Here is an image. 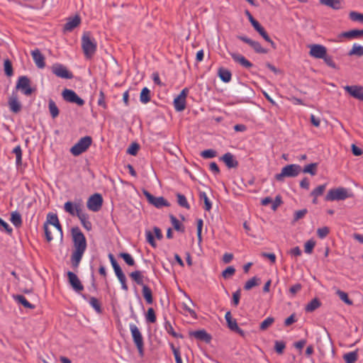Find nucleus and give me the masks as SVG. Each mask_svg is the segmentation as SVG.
I'll use <instances>...</instances> for the list:
<instances>
[{
    "instance_id": "nucleus-1",
    "label": "nucleus",
    "mask_w": 363,
    "mask_h": 363,
    "mask_svg": "<svg viewBox=\"0 0 363 363\" xmlns=\"http://www.w3.org/2000/svg\"><path fill=\"white\" fill-rule=\"evenodd\" d=\"M74 250L71 255V261L74 267H77L84 254L87 244L86 240L79 227L71 230Z\"/></svg>"
},
{
    "instance_id": "nucleus-2",
    "label": "nucleus",
    "mask_w": 363,
    "mask_h": 363,
    "mask_svg": "<svg viewBox=\"0 0 363 363\" xmlns=\"http://www.w3.org/2000/svg\"><path fill=\"white\" fill-rule=\"evenodd\" d=\"M97 43L89 32H85L82 37V48L86 59H91L95 55Z\"/></svg>"
},
{
    "instance_id": "nucleus-3",
    "label": "nucleus",
    "mask_w": 363,
    "mask_h": 363,
    "mask_svg": "<svg viewBox=\"0 0 363 363\" xmlns=\"http://www.w3.org/2000/svg\"><path fill=\"white\" fill-rule=\"evenodd\" d=\"M129 329H130L134 344L135 345V346L138 349L139 355L140 357H143V355H144V342H143V338L142 334H141L139 328H138V326L135 324L130 323L129 324Z\"/></svg>"
},
{
    "instance_id": "nucleus-4",
    "label": "nucleus",
    "mask_w": 363,
    "mask_h": 363,
    "mask_svg": "<svg viewBox=\"0 0 363 363\" xmlns=\"http://www.w3.org/2000/svg\"><path fill=\"white\" fill-rule=\"evenodd\" d=\"M92 138L91 136H84L80 138L78 142L70 149V152L74 156H79L82 154L91 146Z\"/></svg>"
},
{
    "instance_id": "nucleus-5",
    "label": "nucleus",
    "mask_w": 363,
    "mask_h": 363,
    "mask_svg": "<svg viewBox=\"0 0 363 363\" xmlns=\"http://www.w3.org/2000/svg\"><path fill=\"white\" fill-rule=\"evenodd\" d=\"M351 194L348 193V191L342 187L330 189L326 196V201H340L345 200L347 198L351 197Z\"/></svg>"
},
{
    "instance_id": "nucleus-6",
    "label": "nucleus",
    "mask_w": 363,
    "mask_h": 363,
    "mask_svg": "<svg viewBox=\"0 0 363 363\" xmlns=\"http://www.w3.org/2000/svg\"><path fill=\"white\" fill-rule=\"evenodd\" d=\"M62 96L67 102L76 104L79 106H82L85 104V101L72 89H65L62 92Z\"/></svg>"
},
{
    "instance_id": "nucleus-7",
    "label": "nucleus",
    "mask_w": 363,
    "mask_h": 363,
    "mask_svg": "<svg viewBox=\"0 0 363 363\" xmlns=\"http://www.w3.org/2000/svg\"><path fill=\"white\" fill-rule=\"evenodd\" d=\"M143 194L147 201L157 208L163 206H169V202L163 196L155 197L146 190L143 191Z\"/></svg>"
},
{
    "instance_id": "nucleus-8",
    "label": "nucleus",
    "mask_w": 363,
    "mask_h": 363,
    "mask_svg": "<svg viewBox=\"0 0 363 363\" xmlns=\"http://www.w3.org/2000/svg\"><path fill=\"white\" fill-rule=\"evenodd\" d=\"M189 94V89L184 88L180 94L174 99V106L177 111H182L186 108V99Z\"/></svg>"
},
{
    "instance_id": "nucleus-9",
    "label": "nucleus",
    "mask_w": 363,
    "mask_h": 363,
    "mask_svg": "<svg viewBox=\"0 0 363 363\" xmlns=\"http://www.w3.org/2000/svg\"><path fill=\"white\" fill-rule=\"evenodd\" d=\"M103 204V198L100 194H94L91 195L87 201V208L94 212L100 210Z\"/></svg>"
},
{
    "instance_id": "nucleus-10",
    "label": "nucleus",
    "mask_w": 363,
    "mask_h": 363,
    "mask_svg": "<svg viewBox=\"0 0 363 363\" xmlns=\"http://www.w3.org/2000/svg\"><path fill=\"white\" fill-rule=\"evenodd\" d=\"M237 38L242 42L248 44L257 53L266 54L268 52V50L262 48L260 43L257 41L253 40L245 35H238Z\"/></svg>"
},
{
    "instance_id": "nucleus-11",
    "label": "nucleus",
    "mask_w": 363,
    "mask_h": 363,
    "mask_svg": "<svg viewBox=\"0 0 363 363\" xmlns=\"http://www.w3.org/2000/svg\"><path fill=\"white\" fill-rule=\"evenodd\" d=\"M83 204L81 201L71 202L67 201L64 205L65 211L69 213L71 216H78L79 212H82L83 210Z\"/></svg>"
},
{
    "instance_id": "nucleus-12",
    "label": "nucleus",
    "mask_w": 363,
    "mask_h": 363,
    "mask_svg": "<svg viewBox=\"0 0 363 363\" xmlns=\"http://www.w3.org/2000/svg\"><path fill=\"white\" fill-rule=\"evenodd\" d=\"M308 48H310L309 55L315 59L323 58L327 52L326 48L323 45L311 44L308 45Z\"/></svg>"
},
{
    "instance_id": "nucleus-13",
    "label": "nucleus",
    "mask_w": 363,
    "mask_h": 363,
    "mask_svg": "<svg viewBox=\"0 0 363 363\" xmlns=\"http://www.w3.org/2000/svg\"><path fill=\"white\" fill-rule=\"evenodd\" d=\"M16 89L21 90L26 96L33 93V89L30 86V79L26 76H21L18 78Z\"/></svg>"
},
{
    "instance_id": "nucleus-14",
    "label": "nucleus",
    "mask_w": 363,
    "mask_h": 363,
    "mask_svg": "<svg viewBox=\"0 0 363 363\" xmlns=\"http://www.w3.org/2000/svg\"><path fill=\"white\" fill-rule=\"evenodd\" d=\"M53 74L57 77L62 79H70L73 77V74L70 72L66 67L61 64H56L52 66V68Z\"/></svg>"
},
{
    "instance_id": "nucleus-15",
    "label": "nucleus",
    "mask_w": 363,
    "mask_h": 363,
    "mask_svg": "<svg viewBox=\"0 0 363 363\" xmlns=\"http://www.w3.org/2000/svg\"><path fill=\"white\" fill-rule=\"evenodd\" d=\"M195 304L190 298V296H186V301H183L181 303V307L183 309L184 314L190 315L192 318L196 317V312L194 311Z\"/></svg>"
},
{
    "instance_id": "nucleus-16",
    "label": "nucleus",
    "mask_w": 363,
    "mask_h": 363,
    "mask_svg": "<svg viewBox=\"0 0 363 363\" xmlns=\"http://www.w3.org/2000/svg\"><path fill=\"white\" fill-rule=\"evenodd\" d=\"M295 176V164H291L282 168L279 174L275 175V178L278 181H283L284 177H291Z\"/></svg>"
},
{
    "instance_id": "nucleus-17",
    "label": "nucleus",
    "mask_w": 363,
    "mask_h": 363,
    "mask_svg": "<svg viewBox=\"0 0 363 363\" xmlns=\"http://www.w3.org/2000/svg\"><path fill=\"white\" fill-rule=\"evenodd\" d=\"M344 89L350 96L363 101V86H346Z\"/></svg>"
},
{
    "instance_id": "nucleus-18",
    "label": "nucleus",
    "mask_w": 363,
    "mask_h": 363,
    "mask_svg": "<svg viewBox=\"0 0 363 363\" xmlns=\"http://www.w3.org/2000/svg\"><path fill=\"white\" fill-rule=\"evenodd\" d=\"M230 55L235 62L239 63L243 67L250 69L253 67V64L243 55L235 52H230Z\"/></svg>"
},
{
    "instance_id": "nucleus-19",
    "label": "nucleus",
    "mask_w": 363,
    "mask_h": 363,
    "mask_svg": "<svg viewBox=\"0 0 363 363\" xmlns=\"http://www.w3.org/2000/svg\"><path fill=\"white\" fill-rule=\"evenodd\" d=\"M31 55L33 61L38 68L43 69L45 66V57L39 49H35L31 51Z\"/></svg>"
},
{
    "instance_id": "nucleus-20",
    "label": "nucleus",
    "mask_w": 363,
    "mask_h": 363,
    "mask_svg": "<svg viewBox=\"0 0 363 363\" xmlns=\"http://www.w3.org/2000/svg\"><path fill=\"white\" fill-rule=\"evenodd\" d=\"M67 276H68L69 281L70 284L72 285V286L73 287V289L77 292L81 291L83 289V286L82 285L77 276L72 272H69L67 273Z\"/></svg>"
},
{
    "instance_id": "nucleus-21",
    "label": "nucleus",
    "mask_w": 363,
    "mask_h": 363,
    "mask_svg": "<svg viewBox=\"0 0 363 363\" xmlns=\"http://www.w3.org/2000/svg\"><path fill=\"white\" fill-rule=\"evenodd\" d=\"M220 160L228 168H235L238 166V162L235 160L234 155L230 152L224 154Z\"/></svg>"
},
{
    "instance_id": "nucleus-22",
    "label": "nucleus",
    "mask_w": 363,
    "mask_h": 363,
    "mask_svg": "<svg viewBox=\"0 0 363 363\" xmlns=\"http://www.w3.org/2000/svg\"><path fill=\"white\" fill-rule=\"evenodd\" d=\"M8 104L10 110L13 113H18L21 110L22 106L16 94H12L8 101Z\"/></svg>"
},
{
    "instance_id": "nucleus-23",
    "label": "nucleus",
    "mask_w": 363,
    "mask_h": 363,
    "mask_svg": "<svg viewBox=\"0 0 363 363\" xmlns=\"http://www.w3.org/2000/svg\"><path fill=\"white\" fill-rule=\"evenodd\" d=\"M84 300L95 310L97 313L102 312L101 303L95 296H83Z\"/></svg>"
},
{
    "instance_id": "nucleus-24",
    "label": "nucleus",
    "mask_w": 363,
    "mask_h": 363,
    "mask_svg": "<svg viewBox=\"0 0 363 363\" xmlns=\"http://www.w3.org/2000/svg\"><path fill=\"white\" fill-rule=\"evenodd\" d=\"M252 26L267 42L269 43L274 48H275L274 43L271 40L264 28L259 24L258 21L253 23V25Z\"/></svg>"
},
{
    "instance_id": "nucleus-25",
    "label": "nucleus",
    "mask_w": 363,
    "mask_h": 363,
    "mask_svg": "<svg viewBox=\"0 0 363 363\" xmlns=\"http://www.w3.org/2000/svg\"><path fill=\"white\" fill-rule=\"evenodd\" d=\"M319 2L334 10H340L343 7V0H319Z\"/></svg>"
},
{
    "instance_id": "nucleus-26",
    "label": "nucleus",
    "mask_w": 363,
    "mask_h": 363,
    "mask_svg": "<svg viewBox=\"0 0 363 363\" xmlns=\"http://www.w3.org/2000/svg\"><path fill=\"white\" fill-rule=\"evenodd\" d=\"M78 218L79 219L82 226L88 231L91 230L92 228V224L89 221V218L87 213L84 212L83 211L82 212H79L77 216Z\"/></svg>"
},
{
    "instance_id": "nucleus-27",
    "label": "nucleus",
    "mask_w": 363,
    "mask_h": 363,
    "mask_svg": "<svg viewBox=\"0 0 363 363\" xmlns=\"http://www.w3.org/2000/svg\"><path fill=\"white\" fill-rule=\"evenodd\" d=\"M80 21V18L78 16L69 18L64 26V29L67 31H71L79 25Z\"/></svg>"
},
{
    "instance_id": "nucleus-28",
    "label": "nucleus",
    "mask_w": 363,
    "mask_h": 363,
    "mask_svg": "<svg viewBox=\"0 0 363 363\" xmlns=\"http://www.w3.org/2000/svg\"><path fill=\"white\" fill-rule=\"evenodd\" d=\"M190 335L199 340H203L206 342L211 340V336L204 330L193 331Z\"/></svg>"
},
{
    "instance_id": "nucleus-29",
    "label": "nucleus",
    "mask_w": 363,
    "mask_h": 363,
    "mask_svg": "<svg viewBox=\"0 0 363 363\" xmlns=\"http://www.w3.org/2000/svg\"><path fill=\"white\" fill-rule=\"evenodd\" d=\"M363 35V30H350L346 32H343L340 35V37H344L346 38H358Z\"/></svg>"
},
{
    "instance_id": "nucleus-30",
    "label": "nucleus",
    "mask_w": 363,
    "mask_h": 363,
    "mask_svg": "<svg viewBox=\"0 0 363 363\" xmlns=\"http://www.w3.org/2000/svg\"><path fill=\"white\" fill-rule=\"evenodd\" d=\"M316 167H317V163H311V164L305 166L303 169H301L300 166L296 165V175L301 171H302L304 173H308L311 175H315L316 174Z\"/></svg>"
},
{
    "instance_id": "nucleus-31",
    "label": "nucleus",
    "mask_w": 363,
    "mask_h": 363,
    "mask_svg": "<svg viewBox=\"0 0 363 363\" xmlns=\"http://www.w3.org/2000/svg\"><path fill=\"white\" fill-rule=\"evenodd\" d=\"M218 75L220 79L225 83H228L231 80L232 74L228 69L220 67L218 70Z\"/></svg>"
},
{
    "instance_id": "nucleus-32",
    "label": "nucleus",
    "mask_w": 363,
    "mask_h": 363,
    "mask_svg": "<svg viewBox=\"0 0 363 363\" xmlns=\"http://www.w3.org/2000/svg\"><path fill=\"white\" fill-rule=\"evenodd\" d=\"M164 328L166 332L169 335H172L173 337H174V338H182L183 337L180 333H177L174 330L173 325L170 321L165 320V321L164 323Z\"/></svg>"
},
{
    "instance_id": "nucleus-33",
    "label": "nucleus",
    "mask_w": 363,
    "mask_h": 363,
    "mask_svg": "<svg viewBox=\"0 0 363 363\" xmlns=\"http://www.w3.org/2000/svg\"><path fill=\"white\" fill-rule=\"evenodd\" d=\"M116 277H118V280L120 281L122 288L125 290H127L128 286L126 285V277L125 274H123L121 268L120 266L113 268Z\"/></svg>"
},
{
    "instance_id": "nucleus-34",
    "label": "nucleus",
    "mask_w": 363,
    "mask_h": 363,
    "mask_svg": "<svg viewBox=\"0 0 363 363\" xmlns=\"http://www.w3.org/2000/svg\"><path fill=\"white\" fill-rule=\"evenodd\" d=\"M262 283L261 279L257 277H254L246 281L244 286L245 290H250L252 288L259 286Z\"/></svg>"
},
{
    "instance_id": "nucleus-35",
    "label": "nucleus",
    "mask_w": 363,
    "mask_h": 363,
    "mask_svg": "<svg viewBox=\"0 0 363 363\" xmlns=\"http://www.w3.org/2000/svg\"><path fill=\"white\" fill-rule=\"evenodd\" d=\"M15 301L18 304L22 305L23 307L28 309L35 308V305L30 303L26 298V296H13Z\"/></svg>"
},
{
    "instance_id": "nucleus-36",
    "label": "nucleus",
    "mask_w": 363,
    "mask_h": 363,
    "mask_svg": "<svg viewBox=\"0 0 363 363\" xmlns=\"http://www.w3.org/2000/svg\"><path fill=\"white\" fill-rule=\"evenodd\" d=\"M48 109L52 118H55L59 116V108L55 102L51 99L48 101Z\"/></svg>"
},
{
    "instance_id": "nucleus-37",
    "label": "nucleus",
    "mask_w": 363,
    "mask_h": 363,
    "mask_svg": "<svg viewBox=\"0 0 363 363\" xmlns=\"http://www.w3.org/2000/svg\"><path fill=\"white\" fill-rule=\"evenodd\" d=\"M10 220L13 223V225L16 228H18L22 225L21 216L17 211H13L11 213Z\"/></svg>"
},
{
    "instance_id": "nucleus-38",
    "label": "nucleus",
    "mask_w": 363,
    "mask_h": 363,
    "mask_svg": "<svg viewBox=\"0 0 363 363\" xmlns=\"http://www.w3.org/2000/svg\"><path fill=\"white\" fill-rule=\"evenodd\" d=\"M348 55H356L357 57L363 56V46L354 43L352 49L349 51Z\"/></svg>"
},
{
    "instance_id": "nucleus-39",
    "label": "nucleus",
    "mask_w": 363,
    "mask_h": 363,
    "mask_svg": "<svg viewBox=\"0 0 363 363\" xmlns=\"http://www.w3.org/2000/svg\"><path fill=\"white\" fill-rule=\"evenodd\" d=\"M140 101L142 104H147L150 101V91L148 88L144 87L140 95Z\"/></svg>"
},
{
    "instance_id": "nucleus-40",
    "label": "nucleus",
    "mask_w": 363,
    "mask_h": 363,
    "mask_svg": "<svg viewBox=\"0 0 363 363\" xmlns=\"http://www.w3.org/2000/svg\"><path fill=\"white\" fill-rule=\"evenodd\" d=\"M320 306V301L317 298H315L312 299L311 301L306 306L305 309L307 312H313L315 309H317Z\"/></svg>"
},
{
    "instance_id": "nucleus-41",
    "label": "nucleus",
    "mask_w": 363,
    "mask_h": 363,
    "mask_svg": "<svg viewBox=\"0 0 363 363\" xmlns=\"http://www.w3.org/2000/svg\"><path fill=\"white\" fill-rule=\"evenodd\" d=\"M171 223L174 227V228L179 232H184V225L179 222V220L173 215L169 216Z\"/></svg>"
},
{
    "instance_id": "nucleus-42",
    "label": "nucleus",
    "mask_w": 363,
    "mask_h": 363,
    "mask_svg": "<svg viewBox=\"0 0 363 363\" xmlns=\"http://www.w3.org/2000/svg\"><path fill=\"white\" fill-rule=\"evenodd\" d=\"M225 320L227 322V324H228V327L231 330H233L234 328H237V325H238V323H237V321L235 319H233L231 316V313L230 311H228L226 313H225Z\"/></svg>"
},
{
    "instance_id": "nucleus-43",
    "label": "nucleus",
    "mask_w": 363,
    "mask_h": 363,
    "mask_svg": "<svg viewBox=\"0 0 363 363\" xmlns=\"http://www.w3.org/2000/svg\"><path fill=\"white\" fill-rule=\"evenodd\" d=\"M177 203L181 206L186 209L190 208V205L189 204L186 196L180 193L177 194Z\"/></svg>"
},
{
    "instance_id": "nucleus-44",
    "label": "nucleus",
    "mask_w": 363,
    "mask_h": 363,
    "mask_svg": "<svg viewBox=\"0 0 363 363\" xmlns=\"http://www.w3.org/2000/svg\"><path fill=\"white\" fill-rule=\"evenodd\" d=\"M130 277L139 285H143L144 277L140 271H135L130 273Z\"/></svg>"
},
{
    "instance_id": "nucleus-45",
    "label": "nucleus",
    "mask_w": 363,
    "mask_h": 363,
    "mask_svg": "<svg viewBox=\"0 0 363 363\" xmlns=\"http://www.w3.org/2000/svg\"><path fill=\"white\" fill-rule=\"evenodd\" d=\"M13 153L16 155V166H20L22 164V150L20 145L16 146L13 150Z\"/></svg>"
},
{
    "instance_id": "nucleus-46",
    "label": "nucleus",
    "mask_w": 363,
    "mask_h": 363,
    "mask_svg": "<svg viewBox=\"0 0 363 363\" xmlns=\"http://www.w3.org/2000/svg\"><path fill=\"white\" fill-rule=\"evenodd\" d=\"M200 199L203 201L205 206L204 208L206 211H209L212 208V203L208 199L206 194L205 192H200L199 194Z\"/></svg>"
},
{
    "instance_id": "nucleus-47",
    "label": "nucleus",
    "mask_w": 363,
    "mask_h": 363,
    "mask_svg": "<svg viewBox=\"0 0 363 363\" xmlns=\"http://www.w3.org/2000/svg\"><path fill=\"white\" fill-rule=\"evenodd\" d=\"M346 363H354L357 359V353L356 352H350L345 354L343 357Z\"/></svg>"
},
{
    "instance_id": "nucleus-48",
    "label": "nucleus",
    "mask_w": 363,
    "mask_h": 363,
    "mask_svg": "<svg viewBox=\"0 0 363 363\" xmlns=\"http://www.w3.org/2000/svg\"><path fill=\"white\" fill-rule=\"evenodd\" d=\"M119 256L122 257L125 262L129 266H133L135 264V260L130 254L127 252H121Z\"/></svg>"
},
{
    "instance_id": "nucleus-49",
    "label": "nucleus",
    "mask_w": 363,
    "mask_h": 363,
    "mask_svg": "<svg viewBox=\"0 0 363 363\" xmlns=\"http://www.w3.org/2000/svg\"><path fill=\"white\" fill-rule=\"evenodd\" d=\"M201 156L205 159L213 158L216 156V151L213 149H208L201 152Z\"/></svg>"
},
{
    "instance_id": "nucleus-50",
    "label": "nucleus",
    "mask_w": 363,
    "mask_h": 363,
    "mask_svg": "<svg viewBox=\"0 0 363 363\" xmlns=\"http://www.w3.org/2000/svg\"><path fill=\"white\" fill-rule=\"evenodd\" d=\"M326 188V184H322L317 186L315 189H314L312 192L311 193V195L313 197H318L323 194Z\"/></svg>"
},
{
    "instance_id": "nucleus-51",
    "label": "nucleus",
    "mask_w": 363,
    "mask_h": 363,
    "mask_svg": "<svg viewBox=\"0 0 363 363\" xmlns=\"http://www.w3.org/2000/svg\"><path fill=\"white\" fill-rule=\"evenodd\" d=\"M349 17L352 21H359L363 23V13L357 11H351L349 13Z\"/></svg>"
},
{
    "instance_id": "nucleus-52",
    "label": "nucleus",
    "mask_w": 363,
    "mask_h": 363,
    "mask_svg": "<svg viewBox=\"0 0 363 363\" xmlns=\"http://www.w3.org/2000/svg\"><path fill=\"white\" fill-rule=\"evenodd\" d=\"M169 345L174 354L176 363H183L179 350L176 348L172 343L169 344Z\"/></svg>"
},
{
    "instance_id": "nucleus-53",
    "label": "nucleus",
    "mask_w": 363,
    "mask_h": 363,
    "mask_svg": "<svg viewBox=\"0 0 363 363\" xmlns=\"http://www.w3.org/2000/svg\"><path fill=\"white\" fill-rule=\"evenodd\" d=\"M145 318L149 323H153L156 321L155 311L152 308H148Z\"/></svg>"
},
{
    "instance_id": "nucleus-54",
    "label": "nucleus",
    "mask_w": 363,
    "mask_h": 363,
    "mask_svg": "<svg viewBox=\"0 0 363 363\" xmlns=\"http://www.w3.org/2000/svg\"><path fill=\"white\" fill-rule=\"evenodd\" d=\"M321 59L330 67H332V68L336 67V65H335V62L333 61V57L328 55L327 52L325 54V56L323 57V58H321Z\"/></svg>"
},
{
    "instance_id": "nucleus-55",
    "label": "nucleus",
    "mask_w": 363,
    "mask_h": 363,
    "mask_svg": "<svg viewBox=\"0 0 363 363\" xmlns=\"http://www.w3.org/2000/svg\"><path fill=\"white\" fill-rule=\"evenodd\" d=\"M274 321V319L272 317H268L264 320L260 324V329L264 330L268 328Z\"/></svg>"
},
{
    "instance_id": "nucleus-56",
    "label": "nucleus",
    "mask_w": 363,
    "mask_h": 363,
    "mask_svg": "<svg viewBox=\"0 0 363 363\" xmlns=\"http://www.w3.org/2000/svg\"><path fill=\"white\" fill-rule=\"evenodd\" d=\"M58 221L59 219L57 214L51 213L48 214L46 221L47 224L49 223L53 225L54 224H58Z\"/></svg>"
},
{
    "instance_id": "nucleus-57",
    "label": "nucleus",
    "mask_w": 363,
    "mask_h": 363,
    "mask_svg": "<svg viewBox=\"0 0 363 363\" xmlns=\"http://www.w3.org/2000/svg\"><path fill=\"white\" fill-rule=\"evenodd\" d=\"M235 272V269L230 266V267H228L223 272H222V276L225 278V279H228L230 277H231L233 275H234Z\"/></svg>"
},
{
    "instance_id": "nucleus-58",
    "label": "nucleus",
    "mask_w": 363,
    "mask_h": 363,
    "mask_svg": "<svg viewBox=\"0 0 363 363\" xmlns=\"http://www.w3.org/2000/svg\"><path fill=\"white\" fill-rule=\"evenodd\" d=\"M145 236H146L147 242L148 243H150L151 245V246H152L153 247H156L157 244L155 242L152 233L150 230H146Z\"/></svg>"
},
{
    "instance_id": "nucleus-59",
    "label": "nucleus",
    "mask_w": 363,
    "mask_h": 363,
    "mask_svg": "<svg viewBox=\"0 0 363 363\" xmlns=\"http://www.w3.org/2000/svg\"><path fill=\"white\" fill-rule=\"evenodd\" d=\"M140 146L138 143H132L128 148L127 152L131 155H136Z\"/></svg>"
},
{
    "instance_id": "nucleus-60",
    "label": "nucleus",
    "mask_w": 363,
    "mask_h": 363,
    "mask_svg": "<svg viewBox=\"0 0 363 363\" xmlns=\"http://www.w3.org/2000/svg\"><path fill=\"white\" fill-rule=\"evenodd\" d=\"M315 245V242L313 240H309L305 243L304 251L306 253L311 254Z\"/></svg>"
},
{
    "instance_id": "nucleus-61",
    "label": "nucleus",
    "mask_w": 363,
    "mask_h": 363,
    "mask_svg": "<svg viewBox=\"0 0 363 363\" xmlns=\"http://www.w3.org/2000/svg\"><path fill=\"white\" fill-rule=\"evenodd\" d=\"M4 71L6 74L9 77L13 74L12 65L9 60H6L4 61Z\"/></svg>"
},
{
    "instance_id": "nucleus-62",
    "label": "nucleus",
    "mask_w": 363,
    "mask_h": 363,
    "mask_svg": "<svg viewBox=\"0 0 363 363\" xmlns=\"http://www.w3.org/2000/svg\"><path fill=\"white\" fill-rule=\"evenodd\" d=\"M329 233L330 230L328 227H323L317 230V235L321 239L325 238Z\"/></svg>"
},
{
    "instance_id": "nucleus-63",
    "label": "nucleus",
    "mask_w": 363,
    "mask_h": 363,
    "mask_svg": "<svg viewBox=\"0 0 363 363\" xmlns=\"http://www.w3.org/2000/svg\"><path fill=\"white\" fill-rule=\"evenodd\" d=\"M97 104L99 106H101L104 108H106V107H107L106 103L105 101V95L102 91H101L99 92V96Z\"/></svg>"
},
{
    "instance_id": "nucleus-64",
    "label": "nucleus",
    "mask_w": 363,
    "mask_h": 363,
    "mask_svg": "<svg viewBox=\"0 0 363 363\" xmlns=\"http://www.w3.org/2000/svg\"><path fill=\"white\" fill-rule=\"evenodd\" d=\"M0 227H2L4 230L9 235H11L13 232L12 228L10 227V225L5 222L4 220H2L0 218Z\"/></svg>"
}]
</instances>
